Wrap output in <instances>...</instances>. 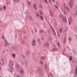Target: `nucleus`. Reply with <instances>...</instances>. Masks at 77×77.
<instances>
[{
  "mask_svg": "<svg viewBox=\"0 0 77 77\" xmlns=\"http://www.w3.org/2000/svg\"><path fill=\"white\" fill-rule=\"evenodd\" d=\"M49 13L51 17H53V16H54V14H53V12H52V11H51V10L49 11Z\"/></svg>",
  "mask_w": 77,
  "mask_h": 77,
  "instance_id": "8",
  "label": "nucleus"
},
{
  "mask_svg": "<svg viewBox=\"0 0 77 77\" xmlns=\"http://www.w3.org/2000/svg\"><path fill=\"white\" fill-rule=\"evenodd\" d=\"M1 64V61L0 60V65Z\"/></svg>",
  "mask_w": 77,
  "mask_h": 77,
  "instance_id": "59",
  "label": "nucleus"
},
{
  "mask_svg": "<svg viewBox=\"0 0 77 77\" xmlns=\"http://www.w3.org/2000/svg\"><path fill=\"white\" fill-rule=\"evenodd\" d=\"M12 70H11V72H12Z\"/></svg>",
  "mask_w": 77,
  "mask_h": 77,
  "instance_id": "57",
  "label": "nucleus"
},
{
  "mask_svg": "<svg viewBox=\"0 0 77 77\" xmlns=\"http://www.w3.org/2000/svg\"><path fill=\"white\" fill-rule=\"evenodd\" d=\"M28 6H30V5L31 4V2L30 1L28 2Z\"/></svg>",
  "mask_w": 77,
  "mask_h": 77,
  "instance_id": "23",
  "label": "nucleus"
},
{
  "mask_svg": "<svg viewBox=\"0 0 77 77\" xmlns=\"http://www.w3.org/2000/svg\"><path fill=\"white\" fill-rule=\"evenodd\" d=\"M36 16L37 18H39L40 17V15L38 13H37L36 14Z\"/></svg>",
  "mask_w": 77,
  "mask_h": 77,
  "instance_id": "13",
  "label": "nucleus"
},
{
  "mask_svg": "<svg viewBox=\"0 0 77 77\" xmlns=\"http://www.w3.org/2000/svg\"><path fill=\"white\" fill-rule=\"evenodd\" d=\"M69 6V8L70 9H72L73 7V2H72V1L70 0L69 1L68 3Z\"/></svg>",
  "mask_w": 77,
  "mask_h": 77,
  "instance_id": "1",
  "label": "nucleus"
},
{
  "mask_svg": "<svg viewBox=\"0 0 77 77\" xmlns=\"http://www.w3.org/2000/svg\"><path fill=\"white\" fill-rule=\"evenodd\" d=\"M39 7L41 8H43V6H42V5H39Z\"/></svg>",
  "mask_w": 77,
  "mask_h": 77,
  "instance_id": "38",
  "label": "nucleus"
},
{
  "mask_svg": "<svg viewBox=\"0 0 77 77\" xmlns=\"http://www.w3.org/2000/svg\"><path fill=\"white\" fill-rule=\"evenodd\" d=\"M56 4L55 5V7L57 9H58V7H59L58 3H57V2H56Z\"/></svg>",
  "mask_w": 77,
  "mask_h": 77,
  "instance_id": "15",
  "label": "nucleus"
},
{
  "mask_svg": "<svg viewBox=\"0 0 77 77\" xmlns=\"http://www.w3.org/2000/svg\"><path fill=\"white\" fill-rule=\"evenodd\" d=\"M7 5H9V2H7Z\"/></svg>",
  "mask_w": 77,
  "mask_h": 77,
  "instance_id": "49",
  "label": "nucleus"
},
{
  "mask_svg": "<svg viewBox=\"0 0 77 77\" xmlns=\"http://www.w3.org/2000/svg\"><path fill=\"white\" fill-rule=\"evenodd\" d=\"M20 73H21V74H24V71L23 69H20Z\"/></svg>",
  "mask_w": 77,
  "mask_h": 77,
  "instance_id": "10",
  "label": "nucleus"
},
{
  "mask_svg": "<svg viewBox=\"0 0 77 77\" xmlns=\"http://www.w3.org/2000/svg\"><path fill=\"white\" fill-rule=\"evenodd\" d=\"M38 71H41V69H39Z\"/></svg>",
  "mask_w": 77,
  "mask_h": 77,
  "instance_id": "60",
  "label": "nucleus"
},
{
  "mask_svg": "<svg viewBox=\"0 0 77 77\" xmlns=\"http://www.w3.org/2000/svg\"><path fill=\"white\" fill-rule=\"evenodd\" d=\"M0 69L1 70H2V67H1V66H0Z\"/></svg>",
  "mask_w": 77,
  "mask_h": 77,
  "instance_id": "53",
  "label": "nucleus"
},
{
  "mask_svg": "<svg viewBox=\"0 0 77 77\" xmlns=\"http://www.w3.org/2000/svg\"><path fill=\"white\" fill-rule=\"evenodd\" d=\"M22 44H23V45H24V44H25V43L24 42V41H22Z\"/></svg>",
  "mask_w": 77,
  "mask_h": 77,
  "instance_id": "42",
  "label": "nucleus"
},
{
  "mask_svg": "<svg viewBox=\"0 0 77 77\" xmlns=\"http://www.w3.org/2000/svg\"><path fill=\"white\" fill-rule=\"evenodd\" d=\"M3 9V8L2 7H0V11H2V10Z\"/></svg>",
  "mask_w": 77,
  "mask_h": 77,
  "instance_id": "40",
  "label": "nucleus"
},
{
  "mask_svg": "<svg viewBox=\"0 0 77 77\" xmlns=\"http://www.w3.org/2000/svg\"><path fill=\"white\" fill-rule=\"evenodd\" d=\"M51 0H49V3H51Z\"/></svg>",
  "mask_w": 77,
  "mask_h": 77,
  "instance_id": "47",
  "label": "nucleus"
},
{
  "mask_svg": "<svg viewBox=\"0 0 77 77\" xmlns=\"http://www.w3.org/2000/svg\"><path fill=\"white\" fill-rule=\"evenodd\" d=\"M3 53H5V51H3Z\"/></svg>",
  "mask_w": 77,
  "mask_h": 77,
  "instance_id": "62",
  "label": "nucleus"
},
{
  "mask_svg": "<svg viewBox=\"0 0 77 77\" xmlns=\"http://www.w3.org/2000/svg\"><path fill=\"white\" fill-rule=\"evenodd\" d=\"M4 64V63H2V65H3V64Z\"/></svg>",
  "mask_w": 77,
  "mask_h": 77,
  "instance_id": "56",
  "label": "nucleus"
},
{
  "mask_svg": "<svg viewBox=\"0 0 77 77\" xmlns=\"http://www.w3.org/2000/svg\"><path fill=\"white\" fill-rule=\"evenodd\" d=\"M52 51H57V48H54L52 49Z\"/></svg>",
  "mask_w": 77,
  "mask_h": 77,
  "instance_id": "12",
  "label": "nucleus"
},
{
  "mask_svg": "<svg viewBox=\"0 0 77 77\" xmlns=\"http://www.w3.org/2000/svg\"><path fill=\"white\" fill-rule=\"evenodd\" d=\"M52 1L53 2H54V0H52Z\"/></svg>",
  "mask_w": 77,
  "mask_h": 77,
  "instance_id": "54",
  "label": "nucleus"
},
{
  "mask_svg": "<svg viewBox=\"0 0 77 77\" xmlns=\"http://www.w3.org/2000/svg\"><path fill=\"white\" fill-rule=\"evenodd\" d=\"M19 67L20 66L17 65V70H18V69H19Z\"/></svg>",
  "mask_w": 77,
  "mask_h": 77,
  "instance_id": "27",
  "label": "nucleus"
},
{
  "mask_svg": "<svg viewBox=\"0 0 77 77\" xmlns=\"http://www.w3.org/2000/svg\"><path fill=\"white\" fill-rule=\"evenodd\" d=\"M29 51H27L26 52L27 54H29Z\"/></svg>",
  "mask_w": 77,
  "mask_h": 77,
  "instance_id": "39",
  "label": "nucleus"
},
{
  "mask_svg": "<svg viewBox=\"0 0 77 77\" xmlns=\"http://www.w3.org/2000/svg\"><path fill=\"white\" fill-rule=\"evenodd\" d=\"M41 63L42 65H43V62L40 60Z\"/></svg>",
  "mask_w": 77,
  "mask_h": 77,
  "instance_id": "43",
  "label": "nucleus"
},
{
  "mask_svg": "<svg viewBox=\"0 0 77 77\" xmlns=\"http://www.w3.org/2000/svg\"><path fill=\"white\" fill-rule=\"evenodd\" d=\"M66 38H64L63 41V42L64 44H65V42H66Z\"/></svg>",
  "mask_w": 77,
  "mask_h": 77,
  "instance_id": "25",
  "label": "nucleus"
},
{
  "mask_svg": "<svg viewBox=\"0 0 77 77\" xmlns=\"http://www.w3.org/2000/svg\"><path fill=\"white\" fill-rule=\"evenodd\" d=\"M9 68L10 70H12V71L13 70V67L12 66H9Z\"/></svg>",
  "mask_w": 77,
  "mask_h": 77,
  "instance_id": "17",
  "label": "nucleus"
},
{
  "mask_svg": "<svg viewBox=\"0 0 77 77\" xmlns=\"http://www.w3.org/2000/svg\"><path fill=\"white\" fill-rule=\"evenodd\" d=\"M11 48H13V47H11Z\"/></svg>",
  "mask_w": 77,
  "mask_h": 77,
  "instance_id": "63",
  "label": "nucleus"
},
{
  "mask_svg": "<svg viewBox=\"0 0 77 77\" xmlns=\"http://www.w3.org/2000/svg\"><path fill=\"white\" fill-rule=\"evenodd\" d=\"M29 18L30 19V20H32V17L31 16L29 17Z\"/></svg>",
  "mask_w": 77,
  "mask_h": 77,
  "instance_id": "41",
  "label": "nucleus"
},
{
  "mask_svg": "<svg viewBox=\"0 0 77 77\" xmlns=\"http://www.w3.org/2000/svg\"><path fill=\"white\" fill-rule=\"evenodd\" d=\"M3 8H4V10H5V9H6V6H4Z\"/></svg>",
  "mask_w": 77,
  "mask_h": 77,
  "instance_id": "37",
  "label": "nucleus"
},
{
  "mask_svg": "<svg viewBox=\"0 0 77 77\" xmlns=\"http://www.w3.org/2000/svg\"><path fill=\"white\" fill-rule=\"evenodd\" d=\"M66 31H67V29H65L63 31V32H64V33H66Z\"/></svg>",
  "mask_w": 77,
  "mask_h": 77,
  "instance_id": "28",
  "label": "nucleus"
},
{
  "mask_svg": "<svg viewBox=\"0 0 77 77\" xmlns=\"http://www.w3.org/2000/svg\"><path fill=\"white\" fill-rule=\"evenodd\" d=\"M49 47V44L48 43H46L44 45L43 47Z\"/></svg>",
  "mask_w": 77,
  "mask_h": 77,
  "instance_id": "7",
  "label": "nucleus"
},
{
  "mask_svg": "<svg viewBox=\"0 0 77 77\" xmlns=\"http://www.w3.org/2000/svg\"><path fill=\"white\" fill-rule=\"evenodd\" d=\"M11 56L14 58H15V57H16V54H12Z\"/></svg>",
  "mask_w": 77,
  "mask_h": 77,
  "instance_id": "14",
  "label": "nucleus"
},
{
  "mask_svg": "<svg viewBox=\"0 0 77 77\" xmlns=\"http://www.w3.org/2000/svg\"><path fill=\"white\" fill-rule=\"evenodd\" d=\"M38 41H40V40L39 39H38Z\"/></svg>",
  "mask_w": 77,
  "mask_h": 77,
  "instance_id": "55",
  "label": "nucleus"
},
{
  "mask_svg": "<svg viewBox=\"0 0 77 77\" xmlns=\"http://www.w3.org/2000/svg\"><path fill=\"white\" fill-rule=\"evenodd\" d=\"M72 23V18L70 17L69 19V24H71Z\"/></svg>",
  "mask_w": 77,
  "mask_h": 77,
  "instance_id": "3",
  "label": "nucleus"
},
{
  "mask_svg": "<svg viewBox=\"0 0 77 77\" xmlns=\"http://www.w3.org/2000/svg\"><path fill=\"white\" fill-rule=\"evenodd\" d=\"M40 18L42 20H43V19L44 18H43V17L42 16H40Z\"/></svg>",
  "mask_w": 77,
  "mask_h": 77,
  "instance_id": "31",
  "label": "nucleus"
},
{
  "mask_svg": "<svg viewBox=\"0 0 77 77\" xmlns=\"http://www.w3.org/2000/svg\"><path fill=\"white\" fill-rule=\"evenodd\" d=\"M15 37H16V38H17V35H15Z\"/></svg>",
  "mask_w": 77,
  "mask_h": 77,
  "instance_id": "51",
  "label": "nucleus"
},
{
  "mask_svg": "<svg viewBox=\"0 0 77 77\" xmlns=\"http://www.w3.org/2000/svg\"><path fill=\"white\" fill-rule=\"evenodd\" d=\"M17 77H19V76H17Z\"/></svg>",
  "mask_w": 77,
  "mask_h": 77,
  "instance_id": "64",
  "label": "nucleus"
},
{
  "mask_svg": "<svg viewBox=\"0 0 77 77\" xmlns=\"http://www.w3.org/2000/svg\"><path fill=\"white\" fill-rule=\"evenodd\" d=\"M13 1L14 2H17V3H18L20 2L19 0H13Z\"/></svg>",
  "mask_w": 77,
  "mask_h": 77,
  "instance_id": "21",
  "label": "nucleus"
},
{
  "mask_svg": "<svg viewBox=\"0 0 77 77\" xmlns=\"http://www.w3.org/2000/svg\"><path fill=\"white\" fill-rule=\"evenodd\" d=\"M45 68L46 69H47V66H45Z\"/></svg>",
  "mask_w": 77,
  "mask_h": 77,
  "instance_id": "52",
  "label": "nucleus"
},
{
  "mask_svg": "<svg viewBox=\"0 0 77 77\" xmlns=\"http://www.w3.org/2000/svg\"><path fill=\"white\" fill-rule=\"evenodd\" d=\"M49 41H53V39L50 37H49Z\"/></svg>",
  "mask_w": 77,
  "mask_h": 77,
  "instance_id": "20",
  "label": "nucleus"
},
{
  "mask_svg": "<svg viewBox=\"0 0 77 77\" xmlns=\"http://www.w3.org/2000/svg\"><path fill=\"white\" fill-rule=\"evenodd\" d=\"M64 15H66L67 13H66V12L65 11H64Z\"/></svg>",
  "mask_w": 77,
  "mask_h": 77,
  "instance_id": "36",
  "label": "nucleus"
},
{
  "mask_svg": "<svg viewBox=\"0 0 77 77\" xmlns=\"http://www.w3.org/2000/svg\"><path fill=\"white\" fill-rule=\"evenodd\" d=\"M45 2L46 4H48V1H47V0H45Z\"/></svg>",
  "mask_w": 77,
  "mask_h": 77,
  "instance_id": "30",
  "label": "nucleus"
},
{
  "mask_svg": "<svg viewBox=\"0 0 77 77\" xmlns=\"http://www.w3.org/2000/svg\"><path fill=\"white\" fill-rule=\"evenodd\" d=\"M72 57L70 56V57L69 60H72Z\"/></svg>",
  "mask_w": 77,
  "mask_h": 77,
  "instance_id": "34",
  "label": "nucleus"
},
{
  "mask_svg": "<svg viewBox=\"0 0 77 77\" xmlns=\"http://www.w3.org/2000/svg\"><path fill=\"white\" fill-rule=\"evenodd\" d=\"M41 59H42L43 60H44L45 57L44 56H42L41 57Z\"/></svg>",
  "mask_w": 77,
  "mask_h": 77,
  "instance_id": "26",
  "label": "nucleus"
},
{
  "mask_svg": "<svg viewBox=\"0 0 77 77\" xmlns=\"http://www.w3.org/2000/svg\"><path fill=\"white\" fill-rule=\"evenodd\" d=\"M39 13L40 15H43V12H42L41 11H40V10L39 11Z\"/></svg>",
  "mask_w": 77,
  "mask_h": 77,
  "instance_id": "19",
  "label": "nucleus"
},
{
  "mask_svg": "<svg viewBox=\"0 0 77 77\" xmlns=\"http://www.w3.org/2000/svg\"><path fill=\"white\" fill-rule=\"evenodd\" d=\"M51 29H52V31H53V32H54V34L55 35H56V32L54 31V29H53V28H51Z\"/></svg>",
  "mask_w": 77,
  "mask_h": 77,
  "instance_id": "24",
  "label": "nucleus"
},
{
  "mask_svg": "<svg viewBox=\"0 0 77 77\" xmlns=\"http://www.w3.org/2000/svg\"><path fill=\"white\" fill-rule=\"evenodd\" d=\"M26 33V31H23L24 34H25V33Z\"/></svg>",
  "mask_w": 77,
  "mask_h": 77,
  "instance_id": "45",
  "label": "nucleus"
},
{
  "mask_svg": "<svg viewBox=\"0 0 77 77\" xmlns=\"http://www.w3.org/2000/svg\"><path fill=\"white\" fill-rule=\"evenodd\" d=\"M63 17V15L62 14V17Z\"/></svg>",
  "mask_w": 77,
  "mask_h": 77,
  "instance_id": "58",
  "label": "nucleus"
},
{
  "mask_svg": "<svg viewBox=\"0 0 77 77\" xmlns=\"http://www.w3.org/2000/svg\"><path fill=\"white\" fill-rule=\"evenodd\" d=\"M57 45L58 47H60V44H59V42H58L57 43Z\"/></svg>",
  "mask_w": 77,
  "mask_h": 77,
  "instance_id": "35",
  "label": "nucleus"
},
{
  "mask_svg": "<svg viewBox=\"0 0 77 77\" xmlns=\"http://www.w3.org/2000/svg\"><path fill=\"white\" fill-rule=\"evenodd\" d=\"M8 45H9V44H8V41H7V40H5V47H8Z\"/></svg>",
  "mask_w": 77,
  "mask_h": 77,
  "instance_id": "5",
  "label": "nucleus"
},
{
  "mask_svg": "<svg viewBox=\"0 0 77 77\" xmlns=\"http://www.w3.org/2000/svg\"><path fill=\"white\" fill-rule=\"evenodd\" d=\"M66 11H67L68 13H69V12H70V9H69V8L68 7H66Z\"/></svg>",
  "mask_w": 77,
  "mask_h": 77,
  "instance_id": "11",
  "label": "nucleus"
},
{
  "mask_svg": "<svg viewBox=\"0 0 77 77\" xmlns=\"http://www.w3.org/2000/svg\"><path fill=\"white\" fill-rule=\"evenodd\" d=\"M24 63H27V62H24Z\"/></svg>",
  "mask_w": 77,
  "mask_h": 77,
  "instance_id": "61",
  "label": "nucleus"
},
{
  "mask_svg": "<svg viewBox=\"0 0 77 77\" xmlns=\"http://www.w3.org/2000/svg\"><path fill=\"white\" fill-rule=\"evenodd\" d=\"M33 7L35 10H36L37 9V6H36V4H34L33 5Z\"/></svg>",
  "mask_w": 77,
  "mask_h": 77,
  "instance_id": "9",
  "label": "nucleus"
},
{
  "mask_svg": "<svg viewBox=\"0 0 77 77\" xmlns=\"http://www.w3.org/2000/svg\"><path fill=\"white\" fill-rule=\"evenodd\" d=\"M39 32L41 33H43V32H44V31L42 30H41L39 31Z\"/></svg>",
  "mask_w": 77,
  "mask_h": 77,
  "instance_id": "29",
  "label": "nucleus"
},
{
  "mask_svg": "<svg viewBox=\"0 0 77 77\" xmlns=\"http://www.w3.org/2000/svg\"><path fill=\"white\" fill-rule=\"evenodd\" d=\"M62 30H63V28H61L59 29V32L60 33H62Z\"/></svg>",
  "mask_w": 77,
  "mask_h": 77,
  "instance_id": "18",
  "label": "nucleus"
},
{
  "mask_svg": "<svg viewBox=\"0 0 77 77\" xmlns=\"http://www.w3.org/2000/svg\"><path fill=\"white\" fill-rule=\"evenodd\" d=\"M14 62L13 61H10L9 62V64H8V66H13L14 65Z\"/></svg>",
  "mask_w": 77,
  "mask_h": 77,
  "instance_id": "2",
  "label": "nucleus"
},
{
  "mask_svg": "<svg viewBox=\"0 0 77 77\" xmlns=\"http://www.w3.org/2000/svg\"><path fill=\"white\" fill-rule=\"evenodd\" d=\"M68 39L69 41H71L72 40V38L71 37H68Z\"/></svg>",
  "mask_w": 77,
  "mask_h": 77,
  "instance_id": "22",
  "label": "nucleus"
},
{
  "mask_svg": "<svg viewBox=\"0 0 77 77\" xmlns=\"http://www.w3.org/2000/svg\"><path fill=\"white\" fill-rule=\"evenodd\" d=\"M28 11L27 10H26V11L25 12V13H27Z\"/></svg>",
  "mask_w": 77,
  "mask_h": 77,
  "instance_id": "50",
  "label": "nucleus"
},
{
  "mask_svg": "<svg viewBox=\"0 0 77 77\" xmlns=\"http://www.w3.org/2000/svg\"><path fill=\"white\" fill-rule=\"evenodd\" d=\"M63 7L64 8H66V5L65 4H64L63 5Z\"/></svg>",
  "mask_w": 77,
  "mask_h": 77,
  "instance_id": "32",
  "label": "nucleus"
},
{
  "mask_svg": "<svg viewBox=\"0 0 77 77\" xmlns=\"http://www.w3.org/2000/svg\"><path fill=\"white\" fill-rule=\"evenodd\" d=\"M75 15L77 16V11H75Z\"/></svg>",
  "mask_w": 77,
  "mask_h": 77,
  "instance_id": "44",
  "label": "nucleus"
},
{
  "mask_svg": "<svg viewBox=\"0 0 77 77\" xmlns=\"http://www.w3.org/2000/svg\"><path fill=\"white\" fill-rule=\"evenodd\" d=\"M36 45V41L35 40H32V45L33 46Z\"/></svg>",
  "mask_w": 77,
  "mask_h": 77,
  "instance_id": "4",
  "label": "nucleus"
},
{
  "mask_svg": "<svg viewBox=\"0 0 77 77\" xmlns=\"http://www.w3.org/2000/svg\"><path fill=\"white\" fill-rule=\"evenodd\" d=\"M2 38L3 39H4V38H5V36L4 35H3L2 36Z\"/></svg>",
  "mask_w": 77,
  "mask_h": 77,
  "instance_id": "33",
  "label": "nucleus"
},
{
  "mask_svg": "<svg viewBox=\"0 0 77 77\" xmlns=\"http://www.w3.org/2000/svg\"><path fill=\"white\" fill-rule=\"evenodd\" d=\"M22 57H23V58H25V56L23 55H22Z\"/></svg>",
  "mask_w": 77,
  "mask_h": 77,
  "instance_id": "46",
  "label": "nucleus"
},
{
  "mask_svg": "<svg viewBox=\"0 0 77 77\" xmlns=\"http://www.w3.org/2000/svg\"><path fill=\"white\" fill-rule=\"evenodd\" d=\"M3 60H4L3 59V58H1V61H2V62H3Z\"/></svg>",
  "mask_w": 77,
  "mask_h": 77,
  "instance_id": "48",
  "label": "nucleus"
},
{
  "mask_svg": "<svg viewBox=\"0 0 77 77\" xmlns=\"http://www.w3.org/2000/svg\"><path fill=\"white\" fill-rule=\"evenodd\" d=\"M74 75L75 76H76V75H77V67H76V70L75 71Z\"/></svg>",
  "mask_w": 77,
  "mask_h": 77,
  "instance_id": "16",
  "label": "nucleus"
},
{
  "mask_svg": "<svg viewBox=\"0 0 77 77\" xmlns=\"http://www.w3.org/2000/svg\"><path fill=\"white\" fill-rule=\"evenodd\" d=\"M62 21L63 22L66 23L67 22V20L66 18L65 17H63L62 19Z\"/></svg>",
  "mask_w": 77,
  "mask_h": 77,
  "instance_id": "6",
  "label": "nucleus"
}]
</instances>
